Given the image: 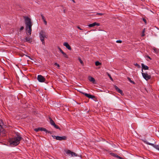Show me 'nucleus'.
Masks as SVG:
<instances>
[{"mask_svg": "<svg viewBox=\"0 0 159 159\" xmlns=\"http://www.w3.org/2000/svg\"><path fill=\"white\" fill-rule=\"evenodd\" d=\"M154 148L159 150V145H156L154 147Z\"/></svg>", "mask_w": 159, "mask_h": 159, "instance_id": "nucleus-25", "label": "nucleus"}, {"mask_svg": "<svg viewBox=\"0 0 159 159\" xmlns=\"http://www.w3.org/2000/svg\"><path fill=\"white\" fill-rule=\"evenodd\" d=\"M114 86L117 92L120 93L122 95H124V93L122 91L119 89L117 86L116 85H114Z\"/></svg>", "mask_w": 159, "mask_h": 159, "instance_id": "nucleus-7", "label": "nucleus"}, {"mask_svg": "<svg viewBox=\"0 0 159 159\" xmlns=\"http://www.w3.org/2000/svg\"><path fill=\"white\" fill-rule=\"evenodd\" d=\"M72 1H73V2H74V3H75V1H74V0H72Z\"/></svg>", "mask_w": 159, "mask_h": 159, "instance_id": "nucleus-44", "label": "nucleus"}, {"mask_svg": "<svg viewBox=\"0 0 159 159\" xmlns=\"http://www.w3.org/2000/svg\"><path fill=\"white\" fill-rule=\"evenodd\" d=\"M95 65L96 66H100L101 64V63L98 61H97L95 62Z\"/></svg>", "mask_w": 159, "mask_h": 159, "instance_id": "nucleus-22", "label": "nucleus"}, {"mask_svg": "<svg viewBox=\"0 0 159 159\" xmlns=\"http://www.w3.org/2000/svg\"><path fill=\"white\" fill-rule=\"evenodd\" d=\"M43 22H44V24L46 25L47 24V21H46V20H43Z\"/></svg>", "mask_w": 159, "mask_h": 159, "instance_id": "nucleus-37", "label": "nucleus"}, {"mask_svg": "<svg viewBox=\"0 0 159 159\" xmlns=\"http://www.w3.org/2000/svg\"><path fill=\"white\" fill-rule=\"evenodd\" d=\"M16 137H14L13 138H11V146L14 147L18 145L20 141L22 138L20 136V134L17 133H16Z\"/></svg>", "mask_w": 159, "mask_h": 159, "instance_id": "nucleus-2", "label": "nucleus"}, {"mask_svg": "<svg viewBox=\"0 0 159 159\" xmlns=\"http://www.w3.org/2000/svg\"><path fill=\"white\" fill-rule=\"evenodd\" d=\"M97 15H103V14L102 13H97Z\"/></svg>", "mask_w": 159, "mask_h": 159, "instance_id": "nucleus-39", "label": "nucleus"}, {"mask_svg": "<svg viewBox=\"0 0 159 159\" xmlns=\"http://www.w3.org/2000/svg\"><path fill=\"white\" fill-rule=\"evenodd\" d=\"M67 81L68 82V80H67Z\"/></svg>", "mask_w": 159, "mask_h": 159, "instance_id": "nucleus-48", "label": "nucleus"}, {"mask_svg": "<svg viewBox=\"0 0 159 159\" xmlns=\"http://www.w3.org/2000/svg\"><path fill=\"white\" fill-rule=\"evenodd\" d=\"M96 25H97V26H99L100 25V24L99 23H97L96 22H95L92 24H89V25H88V26L90 27H93L94 26H95Z\"/></svg>", "mask_w": 159, "mask_h": 159, "instance_id": "nucleus-12", "label": "nucleus"}, {"mask_svg": "<svg viewBox=\"0 0 159 159\" xmlns=\"http://www.w3.org/2000/svg\"><path fill=\"white\" fill-rule=\"evenodd\" d=\"M147 57L149 58L151 60V57L148 56H147Z\"/></svg>", "mask_w": 159, "mask_h": 159, "instance_id": "nucleus-42", "label": "nucleus"}, {"mask_svg": "<svg viewBox=\"0 0 159 159\" xmlns=\"http://www.w3.org/2000/svg\"><path fill=\"white\" fill-rule=\"evenodd\" d=\"M66 153L67 154H70L72 156H77V154L75 152L71 151L70 150H68L66 152Z\"/></svg>", "mask_w": 159, "mask_h": 159, "instance_id": "nucleus-9", "label": "nucleus"}, {"mask_svg": "<svg viewBox=\"0 0 159 159\" xmlns=\"http://www.w3.org/2000/svg\"><path fill=\"white\" fill-rule=\"evenodd\" d=\"M52 126L57 129H59L60 130H61V128L58 125H57L55 123Z\"/></svg>", "mask_w": 159, "mask_h": 159, "instance_id": "nucleus-19", "label": "nucleus"}, {"mask_svg": "<svg viewBox=\"0 0 159 159\" xmlns=\"http://www.w3.org/2000/svg\"><path fill=\"white\" fill-rule=\"evenodd\" d=\"M63 45L65 46L68 50H71V48L70 46L67 42H65L64 43Z\"/></svg>", "mask_w": 159, "mask_h": 159, "instance_id": "nucleus-11", "label": "nucleus"}, {"mask_svg": "<svg viewBox=\"0 0 159 159\" xmlns=\"http://www.w3.org/2000/svg\"><path fill=\"white\" fill-rule=\"evenodd\" d=\"M147 144H148L149 145H151L153 147H154V146H155V144H154L153 143H149L148 142H147Z\"/></svg>", "mask_w": 159, "mask_h": 159, "instance_id": "nucleus-23", "label": "nucleus"}, {"mask_svg": "<svg viewBox=\"0 0 159 159\" xmlns=\"http://www.w3.org/2000/svg\"><path fill=\"white\" fill-rule=\"evenodd\" d=\"M24 18L26 25V30L27 34L30 35L31 33L32 26V23L31 22V19L28 16H24Z\"/></svg>", "mask_w": 159, "mask_h": 159, "instance_id": "nucleus-1", "label": "nucleus"}, {"mask_svg": "<svg viewBox=\"0 0 159 159\" xmlns=\"http://www.w3.org/2000/svg\"><path fill=\"white\" fill-rule=\"evenodd\" d=\"M152 49L153 50L154 52L157 54L159 52V49L158 48H156L155 47H153Z\"/></svg>", "mask_w": 159, "mask_h": 159, "instance_id": "nucleus-13", "label": "nucleus"}, {"mask_svg": "<svg viewBox=\"0 0 159 159\" xmlns=\"http://www.w3.org/2000/svg\"><path fill=\"white\" fill-rule=\"evenodd\" d=\"M49 122L50 124L52 125H53L55 123V122L50 117H49Z\"/></svg>", "mask_w": 159, "mask_h": 159, "instance_id": "nucleus-16", "label": "nucleus"}, {"mask_svg": "<svg viewBox=\"0 0 159 159\" xmlns=\"http://www.w3.org/2000/svg\"><path fill=\"white\" fill-rule=\"evenodd\" d=\"M41 16L43 20H45L44 16L43 15H41Z\"/></svg>", "mask_w": 159, "mask_h": 159, "instance_id": "nucleus-35", "label": "nucleus"}, {"mask_svg": "<svg viewBox=\"0 0 159 159\" xmlns=\"http://www.w3.org/2000/svg\"><path fill=\"white\" fill-rule=\"evenodd\" d=\"M78 59H79V61L80 63H81V65H84L83 62L81 60L80 58L79 57Z\"/></svg>", "mask_w": 159, "mask_h": 159, "instance_id": "nucleus-24", "label": "nucleus"}, {"mask_svg": "<svg viewBox=\"0 0 159 159\" xmlns=\"http://www.w3.org/2000/svg\"><path fill=\"white\" fill-rule=\"evenodd\" d=\"M82 93L83 94H84L85 96L89 98L93 99L94 98H95V96L93 95H92L90 94H88L82 92Z\"/></svg>", "mask_w": 159, "mask_h": 159, "instance_id": "nucleus-8", "label": "nucleus"}, {"mask_svg": "<svg viewBox=\"0 0 159 159\" xmlns=\"http://www.w3.org/2000/svg\"><path fill=\"white\" fill-rule=\"evenodd\" d=\"M143 21L145 22V23H146V19L144 18H143Z\"/></svg>", "mask_w": 159, "mask_h": 159, "instance_id": "nucleus-41", "label": "nucleus"}, {"mask_svg": "<svg viewBox=\"0 0 159 159\" xmlns=\"http://www.w3.org/2000/svg\"><path fill=\"white\" fill-rule=\"evenodd\" d=\"M72 0V1L73 0Z\"/></svg>", "mask_w": 159, "mask_h": 159, "instance_id": "nucleus-49", "label": "nucleus"}, {"mask_svg": "<svg viewBox=\"0 0 159 159\" xmlns=\"http://www.w3.org/2000/svg\"><path fill=\"white\" fill-rule=\"evenodd\" d=\"M129 80V81L130 82H131V83H132L134 84H135L134 82V81H133V80Z\"/></svg>", "mask_w": 159, "mask_h": 159, "instance_id": "nucleus-34", "label": "nucleus"}, {"mask_svg": "<svg viewBox=\"0 0 159 159\" xmlns=\"http://www.w3.org/2000/svg\"><path fill=\"white\" fill-rule=\"evenodd\" d=\"M142 75L145 80H149L151 79V76L148 75L147 73H142Z\"/></svg>", "mask_w": 159, "mask_h": 159, "instance_id": "nucleus-6", "label": "nucleus"}, {"mask_svg": "<svg viewBox=\"0 0 159 159\" xmlns=\"http://www.w3.org/2000/svg\"><path fill=\"white\" fill-rule=\"evenodd\" d=\"M54 65H55V66H57L58 67H60L59 65L57 63H54Z\"/></svg>", "mask_w": 159, "mask_h": 159, "instance_id": "nucleus-38", "label": "nucleus"}, {"mask_svg": "<svg viewBox=\"0 0 159 159\" xmlns=\"http://www.w3.org/2000/svg\"><path fill=\"white\" fill-rule=\"evenodd\" d=\"M37 80H45V78L41 75H39L37 77Z\"/></svg>", "mask_w": 159, "mask_h": 159, "instance_id": "nucleus-15", "label": "nucleus"}, {"mask_svg": "<svg viewBox=\"0 0 159 159\" xmlns=\"http://www.w3.org/2000/svg\"><path fill=\"white\" fill-rule=\"evenodd\" d=\"M31 39L30 38L28 37H27L25 39L26 42H28L30 43H31Z\"/></svg>", "mask_w": 159, "mask_h": 159, "instance_id": "nucleus-17", "label": "nucleus"}, {"mask_svg": "<svg viewBox=\"0 0 159 159\" xmlns=\"http://www.w3.org/2000/svg\"><path fill=\"white\" fill-rule=\"evenodd\" d=\"M116 42L117 43H122V41L120 40H118L116 41Z\"/></svg>", "mask_w": 159, "mask_h": 159, "instance_id": "nucleus-36", "label": "nucleus"}, {"mask_svg": "<svg viewBox=\"0 0 159 159\" xmlns=\"http://www.w3.org/2000/svg\"><path fill=\"white\" fill-rule=\"evenodd\" d=\"M141 66L142 69H143L144 70H147L148 69V67L147 66L143 64H142Z\"/></svg>", "mask_w": 159, "mask_h": 159, "instance_id": "nucleus-14", "label": "nucleus"}, {"mask_svg": "<svg viewBox=\"0 0 159 159\" xmlns=\"http://www.w3.org/2000/svg\"><path fill=\"white\" fill-rule=\"evenodd\" d=\"M39 37L42 44L44 45H45L44 39L45 38L47 39L48 38V35L45 31L43 30H41L39 33Z\"/></svg>", "mask_w": 159, "mask_h": 159, "instance_id": "nucleus-3", "label": "nucleus"}, {"mask_svg": "<svg viewBox=\"0 0 159 159\" xmlns=\"http://www.w3.org/2000/svg\"><path fill=\"white\" fill-rule=\"evenodd\" d=\"M89 81L90 83H92L93 84H97V82L96 80H89Z\"/></svg>", "mask_w": 159, "mask_h": 159, "instance_id": "nucleus-18", "label": "nucleus"}, {"mask_svg": "<svg viewBox=\"0 0 159 159\" xmlns=\"http://www.w3.org/2000/svg\"><path fill=\"white\" fill-rule=\"evenodd\" d=\"M77 28L79 29L80 30H83L81 29L79 26H78Z\"/></svg>", "mask_w": 159, "mask_h": 159, "instance_id": "nucleus-40", "label": "nucleus"}, {"mask_svg": "<svg viewBox=\"0 0 159 159\" xmlns=\"http://www.w3.org/2000/svg\"><path fill=\"white\" fill-rule=\"evenodd\" d=\"M58 48L61 53H62L63 52V51L62 50V49L59 47H58Z\"/></svg>", "mask_w": 159, "mask_h": 159, "instance_id": "nucleus-29", "label": "nucleus"}, {"mask_svg": "<svg viewBox=\"0 0 159 159\" xmlns=\"http://www.w3.org/2000/svg\"><path fill=\"white\" fill-rule=\"evenodd\" d=\"M134 65L138 68H139L140 67V65L137 63L134 64Z\"/></svg>", "mask_w": 159, "mask_h": 159, "instance_id": "nucleus-32", "label": "nucleus"}, {"mask_svg": "<svg viewBox=\"0 0 159 159\" xmlns=\"http://www.w3.org/2000/svg\"><path fill=\"white\" fill-rule=\"evenodd\" d=\"M61 53L63 54V56H64V57H65V58H68V56H67V54H66L64 52H63Z\"/></svg>", "mask_w": 159, "mask_h": 159, "instance_id": "nucleus-21", "label": "nucleus"}, {"mask_svg": "<svg viewBox=\"0 0 159 159\" xmlns=\"http://www.w3.org/2000/svg\"><path fill=\"white\" fill-rule=\"evenodd\" d=\"M88 80H95V79L93 77L89 76V77H88Z\"/></svg>", "mask_w": 159, "mask_h": 159, "instance_id": "nucleus-33", "label": "nucleus"}, {"mask_svg": "<svg viewBox=\"0 0 159 159\" xmlns=\"http://www.w3.org/2000/svg\"><path fill=\"white\" fill-rule=\"evenodd\" d=\"M40 82H45L46 83H47L48 82L46 81V80H38Z\"/></svg>", "mask_w": 159, "mask_h": 159, "instance_id": "nucleus-26", "label": "nucleus"}, {"mask_svg": "<svg viewBox=\"0 0 159 159\" xmlns=\"http://www.w3.org/2000/svg\"><path fill=\"white\" fill-rule=\"evenodd\" d=\"M40 131H44L46 133H50V134H52V132L51 131H49L46 129L45 128H44L43 127H39Z\"/></svg>", "mask_w": 159, "mask_h": 159, "instance_id": "nucleus-10", "label": "nucleus"}, {"mask_svg": "<svg viewBox=\"0 0 159 159\" xmlns=\"http://www.w3.org/2000/svg\"><path fill=\"white\" fill-rule=\"evenodd\" d=\"M107 75H108V76L110 78V80H113L112 79V78L111 77V75H110L109 73H107Z\"/></svg>", "mask_w": 159, "mask_h": 159, "instance_id": "nucleus-31", "label": "nucleus"}, {"mask_svg": "<svg viewBox=\"0 0 159 159\" xmlns=\"http://www.w3.org/2000/svg\"><path fill=\"white\" fill-rule=\"evenodd\" d=\"M144 32H145V29H144L143 30V31L142 32V35H141V36L142 37L144 36L145 35Z\"/></svg>", "mask_w": 159, "mask_h": 159, "instance_id": "nucleus-27", "label": "nucleus"}, {"mask_svg": "<svg viewBox=\"0 0 159 159\" xmlns=\"http://www.w3.org/2000/svg\"><path fill=\"white\" fill-rule=\"evenodd\" d=\"M34 130L36 132H38L40 131L39 127L38 128H36L34 129Z\"/></svg>", "mask_w": 159, "mask_h": 159, "instance_id": "nucleus-28", "label": "nucleus"}, {"mask_svg": "<svg viewBox=\"0 0 159 159\" xmlns=\"http://www.w3.org/2000/svg\"><path fill=\"white\" fill-rule=\"evenodd\" d=\"M3 125V123L2 120L0 119V136H5V131L2 127Z\"/></svg>", "mask_w": 159, "mask_h": 159, "instance_id": "nucleus-4", "label": "nucleus"}, {"mask_svg": "<svg viewBox=\"0 0 159 159\" xmlns=\"http://www.w3.org/2000/svg\"><path fill=\"white\" fill-rule=\"evenodd\" d=\"M64 12L65 13V10H64Z\"/></svg>", "mask_w": 159, "mask_h": 159, "instance_id": "nucleus-46", "label": "nucleus"}, {"mask_svg": "<svg viewBox=\"0 0 159 159\" xmlns=\"http://www.w3.org/2000/svg\"><path fill=\"white\" fill-rule=\"evenodd\" d=\"M110 155L111 156H112L114 157H117V156H118V155L114 153H113L112 152L111 153Z\"/></svg>", "mask_w": 159, "mask_h": 159, "instance_id": "nucleus-20", "label": "nucleus"}, {"mask_svg": "<svg viewBox=\"0 0 159 159\" xmlns=\"http://www.w3.org/2000/svg\"><path fill=\"white\" fill-rule=\"evenodd\" d=\"M8 142H10V140H9Z\"/></svg>", "mask_w": 159, "mask_h": 159, "instance_id": "nucleus-47", "label": "nucleus"}, {"mask_svg": "<svg viewBox=\"0 0 159 159\" xmlns=\"http://www.w3.org/2000/svg\"><path fill=\"white\" fill-rule=\"evenodd\" d=\"M128 78V80H130V79L129 78Z\"/></svg>", "mask_w": 159, "mask_h": 159, "instance_id": "nucleus-45", "label": "nucleus"}, {"mask_svg": "<svg viewBox=\"0 0 159 159\" xmlns=\"http://www.w3.org/2000/svg\"><path fill=\"white\" fill-rule=\"evenodd\" d=\"M22 75L23 77L24 78V79H25L26 78H27L26 76H23V74H22Z\"/></svg>", "mask_w": 159, "mask_h": 159, "instance_id": "nucleus-43", "label": "nucleus"}, {"mask_svg": "<svg viewBox=\"0 0 159 159\" xmlns=\"http://www.w3.org/2000/svg\"><path fill=\"white\" fill-rule=\"evenodd\" d=\"M52 137L54 139H56L57 140L60 141L65 140L67 139V137L65 136H55V135H52Z\"/></svg>", "mask_w": 159, "mask_h": 159, "instance_id": "nucleus-5", "label": "nucleus"}, {"mask_svg": "<svg viewBox=\"0 0 159 159\" xmlns=\"http://www.w3.org/2000/svg\"><path fill=\"white\" fill-rule=\"evenodd\" d=\"M24 29V27L23 26H22L20 27V28L19 29L20 31H21L22 30Z\"/></svg>", "mask_w": 159, "mask_h": 159, "instance_id": "nucleus-30", "label": "nucleus"}]
</instances>
